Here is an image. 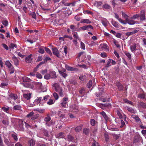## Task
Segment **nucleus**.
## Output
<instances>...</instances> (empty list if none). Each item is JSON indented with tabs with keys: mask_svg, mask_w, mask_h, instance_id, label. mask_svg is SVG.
<instances>
[{
	"mask_svg": "<svg viewBox=\"0 0 146 146\" xmlns=\"http://www.w3.org/2000/svg\"><path fill=\"white\" fill-rule=\"evenodd\" d=\"M56 77V72L54 71H49L44 76V78L46 80H48L51 78H55Z\"/></svg>",
	"mask_w": 146,
	"mask_h": 146,
	"instance_id": "f257e3e1",
	"label": "nucleus"
},
{
	"mask_svg": "<svg viewBox=\"0 0 146 146\" xmlns=\"http://www.w3.org/2000/svg\"><path fill=\"white\" fill-rule=\"evenodd\" d=\"M53 88L55 89L56 92L59 94L60 96H63V93L62 88L60 87L59 85L57 83H55L53 85Z\"/></svg>",
	"mask_w": 146,
	"mask_h": 146,
	"instance_id": "f03ea898",
	"label": "nucleus"
},
{
	"mask_svg": "<svg viewBox=\"0 0 146 146\" xmlns=\"http://www.w3.org/2000/svg\"><path fill=\"white\" fill-rule=\"evenodd\" d=\"M51 118L49 116H47L44 119V121L46 126L49 127L52 124V121H50Z\"/></svg>",
	"mask_w": 146,
	"mask_h": 146,
	"instance_id": "7ed1b4c3",
	"label": "nucleus"
},
{
	"mask_svg": "<svg viewBox=\"0 0 146 146\" xmlns=\"http://www.w3.org/2000/svg\"><path fill=\"white\" fill-rule=\"evenodd\" d=\"M18 96L15 94L11 93L9 95L8 98L9 101L11 102L12 100H15L17 99Z\"/></svg>",
	"mask_w": 146,
	"mask_h": 146,
	"instance_id": "20e7f679",
	"label": "nucleus"
},
{
	"mask_svg": "<svg viewBox=\"0 0 146 146\" xmlns=\"http://www.w3.org/2000/svg\"><path fill=\"white\" fill-rule=\"evenodd\" d=\"M140 20L141 21H143L146 20V17L145 14V12L144 10H142L141 11L139 14Z\"/></svg>",
	"mask_w": 146,
	"mask_h": 146,
	"instance_id": "39448f33",
	"label": "nucleus"
},
{
	"mask_svg": "<svg viewBox=\"0 0 146 146\" xmlns=\"http://www.w3.org/2000/svg\"><path fill=\"white\" fill-rule=\"evenodd\" d=\"M68 102V98L67 97L64 98L61 103V106L64 108H66L68 106L67 103Z\"/></svg>",
	"mask_w": 146,
	"mask_h": 146,
	"instance_id": "423d86ee",
	"label": "nucleus"
},
{
	"mask_svg": "<svg viewBox=\"0 0 146 146\" xmlns=\"http://www.w3.org/2000/svg\"><path fill=\"white\" fill-rule=\"evenodd\" d=\"M42 98L41 97H38L35 100L34 102V104H38L39 103H40L41 105H43V102L42 101Z\"/></svg>",
	"mask_w": 146,
	"mask_h": 146,
	"instance_id": "0eeeda50",
	"label": "nucleus"
},
{
	"mask_svg": "<svg viewBox=\"0 0 146 146\" xmlns=\"http://www.w3.org/2000/svg\"><path fill=\"white\" fill-rule=\"evenodd\" d=\"M79 29L80 30L84 31L87 30L88 31H89L90 29H93V27L92 25H85L81 27H80Z\"/></svg>",
	"mask_w": 146,
	"mask_h": 146,
	"instance_id": "6e6552de",
	"label": "nucleus"
},
{
	"mask_svg": "<svg viewBox=\"0 0 146 146\" xmlns=\"http://www.w3.org/2000/svg\"><path fill=\"white\" fill-rule=\"evenodd\" d=\"M36 85L37 87H38V88L41 89L42 88V83H37L36 84H30V86H29V88L33 89H35V86Z\"/></svg>",
	"mask_w": 146,
	"mask_h": 146,
	"instance_id": "1a4fd4ad",
	"label": "nucleus"
},
{
	"mask_svg": "<svg viewBox=\"0 0 146 146\" xmlns=\"http://www.w3.org/2000/svg\"><path fill=\"white\" fill-rule=\"evenodd\" d=\"M125 22L126 23H127L130 25H133L135 23H137V21H135L129 18L126 21V22L125 21Z\"/></svg>",
	"mask_w": 146,
	"mask_h": 146,
	"instance_id": "9d476101",
	"label": "nucleus"
},
{
	"mask_svg": "<svg viewBox=\"0 0 146 146\" xmlns=\"http://www.w3.org/2000/svg\"><path fill=\"white\" fill-rule=\"evenodd\" d=\"M131 117L135 119L136 122L138 123H141V121L140 119L136 115H133L131 116Z\"/></svg>",
	"mask_w": 146,
	"mask_h": 146,
	"instance_id": "9b49d317",
	"label": "nucleus"
},
{
	"mask_svg": "<svg viewBox=\"0 0 146 146\" xmlns=\"http://www.w3.org/2000/svg\"><path fill=\"white\" fill-rule=\"evenodd\" d=\"M114 14L115 15V17L116 19H117L120 22L123 24H126V23L123 20L119 18V16L116 13H114Z\"/></svg>",
	"mask_w": 146,
	"mask_h": 146,
	"instance_id": "f8f14e48",
	"label": "nucleus"
},
{
	"mask_svg": "<svg viewBox=\"0 0 146 146\" xmlns=\"http://www.w3.org/2000/svg\"><path fill=\"white\" fill-rule=\"evenodd\" d=\"M53 53L57 57H60V55L59 53L58 49L56 48H52Z\"/></svg>",
	"mask_w": 146,
	"mask_h": 146,
	"instance_id": "ddd939ff",
	"label": "nucleus"
},
{
	"mask_svg": "<svg viewBox=\"0 0 146 146\" xmlns=\"http://www.w3.org/2000/svg\"><path fill=\"white\" fill-rule=\"evenodd\" d=\"M32 56L33 54H31L26 58L25 60L26 62L27 63H30L31 62L32 60V59L31 58V57Z\"/></svg>",
	"mask_w": 146,
	"mask_h": 146,
	"instance_id": "4468645a",
	"label": "nucleus"
},
{
	"mask_svg": "<svg viewBox=\"0 0 146 146\" xmlns=\"http://www.w3.org/2000/svg\"><path fill=\"white\" fill-rule=\"evenodd\" d=\"M12 59L15 66H17L19 65V61L17 57L15 56H13L12 57Z\"/></svg>",
	"mask_w": 146,
	"mask_h": 146,
	"instance_id": "2eb2a0df",
	"label": "nucleus"
},
{
	"mask_svg": "<svg viewBox=\"0 0 146 146\" xmlns=\"http://www.w3.org/2000/svg\"><path fill=\"white\" fill-rule=\"evenodd\" d=\"M31 94L29 93L27 94H24L23 95V97L27 100H29L31 98Z\"/></svg>",
	"mask_w": 146,
	"mask_h": 146,
	"instance_id": "dca6fc26",
	"label": "nucleus"
},
{
	"mask_svg": "<svg viewBox=\"0 0 146 146\" xmlns=\"http://www.w3.org/2000/svg\"><path fill=\"white\" fill-rule=\"evenodd\" d=\"M1 110L4 112L9 113V108L7 106H3L2 107Z\"/></svg>",
	"mask_w": 146,
	"mask_h": 146,
	"instance_id": "f3484780",
	"label": "nucleus"
},
{
	"mask_svg": "<svg viewBox=\"0 0 146 146\" xmlns=\"http://www.w3.org/2000/svg\"><path fill=\"white\" fill-rule=\"evenodd\" d=\"M35 144V141L33 139L29 140L28 141L29 146H34Z\"/></svg>",
	"mask_w": 146,
	"mask_h": 146,
	"instance_id": "a211bd4d",
	"label": "nucleus"
},
{
	"mask_svg": "<svg viewBox=\"0 0 146 146\" xmlns=\"http://www.w3.org/2000/svg\"><path fill=\"white\" fill-rule=\"evenodd\" d=\"M63 111L62 110H60L58 111V115L62 118H64V115L62 113Z\"/></svg>",
	"mask_w": 146,
	"mask_h": 146,
	"instance_id": "6ab92c4d",
	"label": "nucleus"
},
{
	"mask_svg": "<svg viewBox=\"0 0 146 146\" xmlns=\"http://www.w3.org/2000/svg\"><path fill=\"white\" fill-rule=\"evenodd\" d=\"M91 23V21L88 19H82L80 21V23H82L90 24Z\"/></svg>",
	"mask_w": 146,
	"mask_h": 146,
	"instance_id": "aec40b11",
	"label": "nucleus"
},
{
	"mask_svg": "<svg viewBox=\"0 0 146 146\" xmlns=\"http://www.w3.org/2000/svg\"><path fill=\"white\" fill-rule=\"evenodd\" d=\"M138 30H135L132 32H127L126 33V35L127 36H129L131 35L135 34L138 32Z\"/></svg>",
	"mask_w": 146,
	"mask_h": 146,
	"instance_id": "412c9836",
	"label": "nucleus"
},
{
	"mask_svg": "<svg viewBox=\"0 0 146 146\" xmlns=\"http://www.w3.org/2000/svg\"><path fill=\"white\" fill-rule=\"evenodd\" d=\"M137 46L135 44L131 45L130 46V49L132 52H135V51L136 50V48Z\"/></svg>",
	"mask_w": 146,
	"mask_h": 146,
	"instance_id": "4be33fe9",
	"label": "nucleus"
},
{
	"mask_svg": "<svg viewBox=\"0 0 146 146\" xmlns=\"http://www.w3.org/2000/svg\"><path fill=\"white\" fill-rule=\"evenodd\" d=\"M138 105L139 107H142L143 108H146V104L142 102H140L138 103Z\"/></svg>",
	"mask_w": 146,
	"mask_h": 146,
	"instance_id": "5701e85b",
	"label": "nucleus"
},
{
	"mask_svg": "<svg viewBox=\"0 0 146 146\" xmlns=\"http://www.w3.org/2000/svg\"><path fill=\"white\" fill-rule=\"evenodd\" d=\"M102 23L104 26L106 27L107 25L108 21L106 19H104L102 20Z\"/></svg>",
	"mask_w": 146,
	"mask_h": 146,
	"instance_id": "b1692460",
	"label": "nucleus"
},
{
	"mask_svg": "<svg viewBox=\"0 0 146 146\" xmlns=\"http://www.w3.org/2000/svg\"><path fill=\"white\" fill-rule=\"evenodd\" d=\"M127 109L131 113H136V111L134 109L130 107H128Z\"/></svg>",
	"mask_w": 146,
	"mask_h": 146,
	"instance_id": "393cba45",
	"label": "nucleus"
},
{
	"mask_svg": "<svg viewBox=\"0 0 146 146\" xmlns=\"http://www.w3.org/2000/svg\"><path fill=\"white\" fill-rule=\"evenodd\" d=\"M116 84L119 90H121L123 89V86L119 82H117L116 83Z\"/></svg>",
	"mask_w": 146,
	"mask_h": 146,
	"instance_id": "a878e982",
	"label": "nucleus"
},
{
	"mask_svg": "<svg viewBox=\"0 0 146 146\" xmlns=\"http://www.w3.org/2000/svg\"><path fill=\"white\" fill-rule=\"evenodd\" d=\"M90 123L91 125L93 126H95L97 123V122L94 119H91L90 121Z\"/></svg>",
	"mask_w": 146,
	"mask_h": 146,
	"instance_id": "bb28decb",
	"label": "nucleus"
},
{
	"mask_svg": "<svg viewBox=\"0 0 146 146\" xmlns=\"http://www.w3.org/2000/svg\"><path fill=\"white\" fill-rule=\"evenodd\" d=\"M82 125H81L76 127L75 128V131L76 132H78L81 131L82 129Z\"/></svg>",
	"mask_w": 146,
	"mask_h": 146,
	"instance_id": "cd10ccee",
	"label": "nucleus"
},
{
	"mask_svg": "<svg viewBox=\"0 0 146 146\" xmlns=\"http://www.w3.org/2000/svg\"><path fill=\"white\" fill-rule=\"evenodd\" d=\"M100 113L102 115L106 120H107L108 119V117L107 115L104 111H102Z\"/></svg>",
	"mask_w": 146,
	"mask_h": 146,
	"instance_id": "c85d7f7f",
	"label": "nucleus"
},
{
	"mask_svg": "<svg viewBox=\"0 0 146 146\" xmlns=\"http://www.w3.org/2000/svg\"><path fill=\"white\" fill-rule=\"evenodd\" d=\"M8 84V82H4L1 83L0 86L3 88H5Z\"/></svg>",
	"mask_w": 146,
	"mask_h": 146,
	"instance_id": "c756f323",
	"label": "nucleus"
},
{
	"mask_svg": "<svg viewBox=\"0 0 146 146\" xmlns=\"http://www.w3.org/2000/svg\"><path fill=\"white\" fill-rule=\"evenodd\" d=\"M55 100L50 99L47 102V104L49 105L53 104L55 102Z\"/></svg>",
	"mask_w": 146,
	"mask_h": 146,
	"instance_id": "7c9ffc66",
	"label": "nucleus"
},
{
	"mask_svg": "<svg viewBox=\"0 0 146 146\" xmlns=\"http://www.w3.org/2000/svg\"><path fill=\"white\" fill-rule=\"evenodd\" d=\"M63 133L62 132H60L56 135V137L58 138H62L63 137Z\"/></svg>",
	"mask_w": 146,
	"mask_h": 146,
	"instance_id": "2f4dec72",
	"label": "nucleus"
},
{
	"mask_svg": "<svg viewBox=\"0 0 146 146\" xmlns=\"http://www.w3.org/2000/svg\"><path fill=\"white\" fill-rule=\"evenodd\" d=\"M102 4V2L101 1H96L94 3V5L97 7H99Z\"/></svg>",
	"mask_w": 146,
	"mask_h": 146,
	"instance_id": "473e14b6",
	"label": "nucleus"
},
{
	"mask_svg": "<svg viewBox=\"0 0 146 146\" xmlns=\"http://www.w3.org/2000/svg\"><path fill=\"white\" fill-rule=\"evenodd\" d=\"M22 80L24 82H29L31 81L29 78L26 76L23 77Z\"/></svg>",
	"mask_w": 146,
	"mask_h": 146,
	"instance_id": "72a5a7b5",
	"label": "nucleus"
},
{
	"mask_svg": "<svg viewBox=\"0 0 146 146\" xmlns=\"http://www.w3.org/2000/svg\"><path fill=\"white\" fill-rule=\"evenodd\" d=\"M91 130L92 131L93 133V135H95L97 132V127H92L91 128Z\"/></svg>",
	"mask_w": 146,
	"mask_h": 146,
	"instance_id": "f704fd0d",
	"label": "nucleus"
},
{
	"mask_svg": "<svg viewBox=\"0 0 146 146\" xmlns=\"http://www.w3.org/2000/svg\"><path fill=\"white\" fill-rule=\"evenodd\" d=\"M111 23L112 25L115 27H118L119 25L117 22L114 21H112Z\"/></svg>",
	"mask_w": 146,
	"mask_h": 146,
	"instance_id": "c9c22d12",
	"label": "nucleus"
},
{
	"mask_svg": "<svg viewBox=\"0 0 146 146\" xmlns=\"http://www.w3.org/2000/svg\"><path fill=\"white\" fill-rule=\"evenodd\" d=\"M49 97L50 96L48 95H46L44 97L43 99L42 100V101L43 102V104L45 102V101H47L48 100Z\"/></svg>",
	"mask_w": 146,
	"mask_h": 146,
	"instance_id": "e433bc0d",
	"label": "nucleus"
},
{
	"mask_svg": "<svg viewBox=\"0 0 146 146\" xmlns=\"http://www.w3.org/2000/svg\"><path fill=\"white\" fill-rule=\"evenodd\" d=\"M100 100H101L102 102H109L110 101V98H108L107 99L106 98H100Z\"/></svg>",
	"mask_w": 146,
	"mask_h": 146,
	"instance_id": "4c0bfd02",
	"label": "nucleus"
},
{
	"mask_svg": "<svg viewBox=\"0 0 146 146\" xmlns=\"http://www.w3.org/2000/svg\"><path fill=\"white\" fill-rule=\"evenodd\" d=\"M101 47L103 49H107V46L106 44L105 43H103V44L101 45Z\"/></svg>",
	"mask_w": 146,
	"mask_h": 146,
	"instance_id": "58836bf2",
	"label": "nucleus"
},
{
	"mask_svg": "<svg viewBox=\"0 0 146 146\" xmlns=\"http://www.w3.org/2000/svg\"><path fill=\"white\" fill-rule=\"evenodd\" d=\"M59 72L60 75L65 78L67 76V74L62 71H59Z\"/></svg>",
	"mask_w": 146,
	"mask_h": 146,
	"instance_id": "ea45409f",
	"label": "nucleus"
},
{
	"mask_svg": "<svg viewBox=\"0 0 146 146\" xmlns=\"http://www.w3.org/2000/svg\"><path fill=\"white\" fill-rule=\"evenodd\" d=\"M139 98H141L142 99H145L146 100V95L144 94H140L138 96Z\"/></svg>",
	"mask_w": 146,
	"mask_h": 146,
	"instance_id": "a19ab883",
	"label": "nucleus"
},
{
	"mask_svg": "<svg viewBox=\"0 0 146 146\" xmlns=\"http://www.w3.org/2000/svg\"><path fill=\"white\" fill-rule=\"evenodd\" d=\"M61 2L65 6H69L71 4L70 3H67L66 0H63Z\"/></svg>",
	"mask_w": 146,
	"mask_h": 146,
	"instance_id": "79ce46f5",
	"label": "nucleus"
},
{
	"mask_svg": "<svg viewBox=\"0 0 146 146\" xmlns=\"http://www.w3.org/2000/svg\"><path fill=\"white\" fill-rule=\"evenodd\" d=\"M123 101L124 102L128 104H130L131 105H133V103L131 102V101H129L127 99H124L123 100Z\"/></svg>",
	"mask_w": 146,
	"mask_h": 146,
	"instance_id": "37998d69",
	"label": "nucleus"
},
{
	"mask_svg": "<svg viewBox=\"0 0 146 146\" xmlns=\"http://www.w3.org/2000/svg\"><path fill=\"white\" fill-rule=\"evenodd\" d=\"M139 14H136L131 17V19H137L139 17Z\"/></svg>",
	"mask_w": 146,
	"mask_h": 146,
	"instance_id": "c03bdc74",
	"label": "nucleus"
},
{
	"mask_svg": "<svg viewBox=\"0 0 146 146\" xmlns=\"http://www.w3.org/2000/svg\"><path fill=\"white\" fill-rule=\"evenodd\" d=\"M73 36L74 38H76L78 40H80V39L78 36V34L76 32H74L73 33Z\"/></svg>",
	"mask_w": 146,
	"mask_h": 146,
	"instance_id": "a18cd8bd",
	"label": "nucleus"
},
{
	"mask_svg": "<svg viewBox=\"0 0 146 146\" xmlns=\"http://www.w3.org/2000/svg\"><path fill=\"white\" fill-rule=\"evenodd\" d=\"M9 69V70L10 71H11L10 73V74H13V73L15 71L14 68L13 66H12L8 68Z\"/></svg>",
	"mask_w": 146,
	"mask_h": 146,
	"instance_id": "49530a36",
	"label": "nucleus"
},
{
	"mask_svg": "<svg viewBox=\"0 0 146 146\" xmlns=\"http://www.w3.org/2000/svg\"><path fill=\"white\" fill-rule=\"evenodd\" d=\"M5 64L7 66L8 68L12 66L9 61H6L5 63Z\"/></svg>",
	"mask_w": 146,
	"mask_h": 146,
	"instance_id": "de8ad7c7",
	"label": "nucleus"
},
{
	"mask_svg": "<svg viewBox=\"0 0 146 146\" xmlns=\"http://www.w3.org/2000/svg\"><path fill=\"white\" fill-rule=\"evenodd\" d=\"M104 137L106 141L107 142L109 140V135L107 133H105L104 134Z\"/></svg>",
	"mask_w": 146,
	"mask_h": 146,
	"instance_id": "09e8293b",
	"label": "nucleus"
},
{
	"mask_svg": "<svg viewBox=\"0 0 146 146\" xmlns=\"http://www.w3.org/2000/svg\"><path fill=\"white\" fill-rule=\"evenodd\" d=\"M83 132L85 134H88L89 132V129L86 128H85L83 129Z\"/></svg>",
	"mask_w": 146,
	"mask_h": 146,
	"instance_id": "8fccbe9b",
	"label": "nucleus"
},
{
	"mask_svg": "<svg viewBox=\"0 0 146 146\" xmlns=\"http://www.w3.org/2000/svg\"><path fill=\"white\" fill-rule=\"evenodd\" d=\"M66 68L68 70L70 71H74L75 70V68L69 66H67L66 67Z\"/></svg>",
	"mask_w": 146,
	"mask_h": 146,
	"instance_id": "3c124183",
	"label": "nucleus"
},
{
	"mask_svg": "<svg viewBox=\"0 0 146 146\" xmlns=\"http://www.w3.org/2000/svg\"><path fill=\"white\" fill-rule=\"evenodd\" d=\"M21 108V106L19 105H16L14 106L13 109L15 110H20Z\"/></svg>",
	"mask_w": 146,
	"mask_h": 146,
	"instance_id": "603ef678",
	"label": "nucleus"
},
{
	"mask_svg": "<svg viewBox=\"0 0 146 146\" xmlns=\"http://www.w3.org/2000/svg\"><path fill=\"white\" fill-rule=\"evenodd\" d=\"M53 96L56 100H57L58 99L59 97L58 94L55 93L54 92L53 94Z\"/></svg>",
	"mask_w": 146,
	"mask_h": 146,
	"instance_id": "864d4df0",
	"label": "nucleus"
},
{
	"mask_svg": "<svg viewBox=\"0 0 146 146\" xmlns=\"http://www.w3.org/2000/svg\"><path fill=\"white\" fill-rule=\"evenodd\" d=\"M45 50L50 55H52V53L50 50L48 48H45Z\"/></svg>",
	"mask_w": 146,
	"mask_h": 146,
	"instance_id": "5fc2aeb1",
	"label": "nucleus"
},
{
	"mask_svg": "<svg viewBox=\"0 0 146 146\" xmlns=\"http://www.w3.org/2000/svg\"><path fill=\"white\" fill-rule=\"evenodd\" d=\"M92 84V82L91 80H90L89 82L87 84L88 87L90 88L91 87Z\"/></svg>",
	"mask_w": 146,
	"mask_h": 146,
	"instance_id": "6e6d98bb",
	"label": "nucleus"
},
{
	"mask_svg": "<svg viewBox=\"0 0 146 146\" xmlns=\"http://www.w3.org/2000/svg\"><path fill=\"white\" fill-rule=\"evenodd\" d=\"M122 15L123 17L124 18L126 21L128 18V16L123 12L122 13Z\"/></svg>",
	"mask_w": 146,
	"mask_h": 146,
	"instance_id": "4d7b16f0",
	"label": "nucleus"
},
{
	"mask_svg": "<svg viewBox=\"0 0 146 146\" xmlns=\"http://www.w3.org/2000/svg\"><path fill=\"white\" fill-rule=\"evenodd\" d=\"M80 48L83 50L85 49L84 44L82 42H80Z\"/></svg>",
	"mask_w": 146,
	"mask_h": 146,
	"instance_id": "13d9d810",
	"label": "nucleus"
},
{
	"mask_svg": "<svg viewBox=\"0 0 146 146\" xmlns=\"http://www.w3.org/2000/svg\"><path fill=\"white\" fill-rule=\"evenodd\" d=\"M30 15H31L32 16V17L33 18H34L35 19H36V13L35 12H32L30 13Z\"/></svg>",
	"mask_w": 146,
	"mask_h": 146,
	"instance_id": "bf43d9fd",
	"label": "nucleus"
},
{
	"mask_svg": "<svg viewBox=\"0 0 146 146\" xmlns=\"http://www.w3.org/2000/svg\"><path fill=\"white\" fill-rule=\"evenodd\" d=\"M51 60V59L47 56H45V58L44 60L45 62H46L48 61Z\"/></svg>",
	"mask_w": 146,
	"mask_h": 146,
	"instance_id": "052dcab7",
	"label": "nucleus"
},
{
	"mask_svg": "<svg viewBox=\"0 0 146 146\" xmlns=\"http://www.w3.org/2000/svg\"><path fill=\"white\" fill-rule=\"evenodd\" d=\"M117 115L119 116V118L120 119L122 118V114L121 113L119 110L117 111Z\"/></svg>",
	"mask_w": 146,
	"mask_h": 146,
	"instance_id": "680f3d73",
	"label": "nucleus"
},
{
	"mask_svg": "<svg viewBox=\"0 0 146 146\" xmlns=\"http://www.w3.org/2000/svg\"><path fill=\"white\" fill-rule=\"evenodd\" d=\"M73 139V138L71 135H69L67 137V139L68 141H72Z\"/></svg>",
	"mask_w": 146,
	"mask_h": 146,
	"instance_id": "e2e57ef3",
	"label": "nucleus"
},
{
	"mask_svg": "<svg viewBox=\"0 0 146 146\" xmlns=\"http://www.w3.org/2000/svg\"><path fill=\"white\" fill-rule=\"evenodd\" d=\"M113 138L115 139H117L120 137L119 135L117 134H113Z\"/></svg>",
	"mask_w": 146,
	"mask_h": 146,
	"instance_id": "0e129e2a",
	"label": "nucleus"
},
{
	"mask_svg": "<svg viewBox=\"0 0 146 146\" xmlns=\"http://www.w3.org/2000/svg\"><path fill=\"white\" fill-rule=\"evenodd\" d=\"M38 116L37 115H33L32 117H31V119H35L38 118Z\"/></svg>",
	"mask_w": 146,
	"mask_h": 146,
	"instance_id": "69168bd1",
	"label": "nucleus"
},
{
	"mask_svg": "<svg viewBox=\"0 0 146 146\" xmlns=\"http://www.w3.org/2000/svg\"><path fill=\"white\" fill-rule=\"evenodd\" d=\"M70 84H75L77 83L76 81L75 80L73 79H71L70 80Z\"/></svg>",
	"mask_w": 146,
	"mask_h": 146,
	"instance_id": "338daca9",
	"label": "nucleus"
},
{
	"mask_svg": "<svg viewBox=\"0 0 146 146\" xmlns=\"http://www.w3.org/2000/svg\"><path fill=\"white\" fill-rule=\"evenodd\" d=\"M34 114V113L33 112H31L27 115V117H30L31 118V117Z\"/></svg>",
	"mask_w": 146,
	"mask_h": 146,
	"instance_id": "774afa93",
	"label": "nucleus"
}]
</instances>
